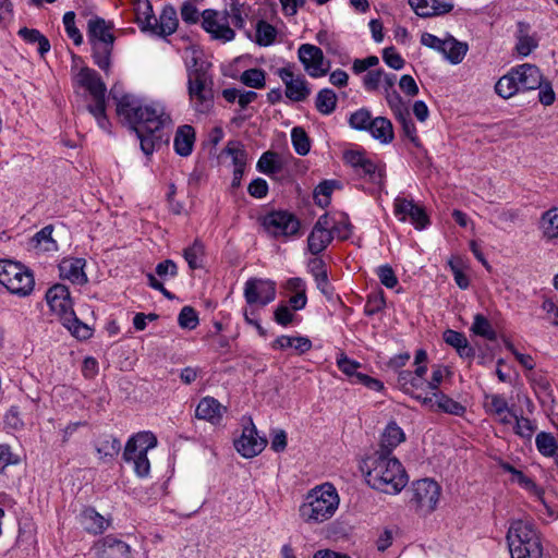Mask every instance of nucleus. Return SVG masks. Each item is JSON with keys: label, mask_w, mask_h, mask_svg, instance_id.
<instances>
[{"label": "nucleus", "mask_w": 558, "mask_h": 558, "mask_svg": "<svg viewBox=\"0 0 558 558\" xmlns=\"http://www.w3.org/2000/svg\"><path fill=\"white\" fill-rule=\"evenodd\" d=\"M111 94L117 101V114L136 133L143 153L151 155L156 146L163 142L162 129L172 124L165 106L159 102L145 104L130 94L118 98L114 88L111 89Z\"/></svg>", "instance_id": "obj_1"}, {"label": "nucleus", "mask_w": 558, "mask_h": 558, "mask_svg": "<svg viewBox=\"0 0 558 558\" xmlns=\"http://www.w3.org/2000/svg\"><path fill=\"white\" fill-rule=\"evenodd\" d=\"M366 483L385 494H398L408 483V476L401 463L385 452H375L363 462Z\"/></svg>", "instance_id": "obj_2"}, {"label": "nucleus", "mask_w": 558, "mask_h": 558, "mask_svg": "<svg viewBox=\"0 0 558 558\" xmlns=\"http://www.w3.org/2000/svg\"><path fill=\"white\" fill-rule=\"evenodd\" d=\"M339 507V496L330 483L311 489L299 508L301 519L310 524L329 520Z\"/></svg>", "instance_id": "obj_3"}, {"label": "nucleus", "mask_w": 558, "mask_h": 558, "mask_svg": "<svg viewBox=\"0 0 558 558\" xmlns=\"http://www.w3.org/2000/svg\"><path fill=\"white\" fill-rule=\"evenodd\" d=\"M46 300L51 311L60 317L62 325L75 338L86 340L92 337V328L80 320L73 311L68 287L64 284H54L47 291Z\"/></svg>", "instance_id": "obj_4"}, {"label": "nucleus", "mask_w": 558, "mask_h": 558, "mask_svg": "<svg viewBox=\"0 0 558 558\" xmlns=\"http://www.w3.org/2000/svg\"><path fill=\"white\" fill-rule=\"evenodd\" d=\"M511 558H542L543 545L538 531L527 521H513L507 533Z\"/></svg>", "instance_id": "obj_5"}, {"label": "nucleus", "mask_w": 558, "mask_h": 558, "mask_svg": "<svg viewBox=\"0 0 558 558\" xmlns=\"http://www.w3.org/2000/svg\"><path fill=\"white\" fill-rule=\"evenodd\" d=\"M112 28L111 22L98 15H92L87 20L86 33L92 45L93 59L95 64L104 71H108L111 64L110 58L116 39Z\"/></svg>", "instance_id": "obj_6"}, {"label": "nucleus", "mask_w": 558, "mask_h": 558, "mask_svg": "<svg viewBox=\"0 0 558 558\" xmlns=\"http://www.w3.org/2000/svg\"><path fill=\"white\" fill-rule=\"evenodd\" d=\"M213 86V77L203 66L187 70L189 100L196 114L207 116L214 108Z\"/></svg>", "instance_id": "obj_7"}, {"label": "nucleus", "mask_w": 558, "mask_h": 558, "mask_svg": "<svg viewBox=\"0 0 558 558\" xmlns=\"http://www.w3.org/2000/svg\"><path fill=\"white\" fill-rule=\"evenodd\" d=\"M157 442V437L151 432H140L128 440L123 451V459L125 462L133 463L134 472L137 476H148L150 462L147 458V452L155 448Z\"/></svg>", "instance_id": "obj_8"}, {"label": "nucleus", "mask_w": 558, "mask_h": 558, "mask_svg": "<svg viewBox=\"0 0 558 558\" xmlns=\"http://www.w3.org/2000/svg\"><path fill=\"white\" fill-rule=\"evenodd\" d=\"M0 283L11 293L28 295L34 289L33 274L22 264L12 260H0Z\"/></svg>", "instance_id": "obj_9"}, {"label": "nucleus", "mask_w": 558, "mask_h": 558, "mask_svg": "<svg viewBox=\"0 0 558 558\" xmlns=\"http://www.w3.org/2000/svg\"><path fill=\"white\" fill-rule=\"evenodd\" d=\"M263 227L272 238L290 239L300 234L301 222L299 218L287 210H274L263 219Z\"/></svg>", "instance_id": "obj_10"}, {"label": "nucleus", "mask_w": 558, "mask_h": 558, "mask_svg": "<svg viewBox=\"0 0 558 558\" xmlns=\"http://www.w3.org/2000/svg\"><path fill=\"white\" fill-rule=\"evenodd\" d=\"M229 17L230 13L227 10L206 9L201 14V24L211 39L229 43L235 38V32L230 27Z\"/></svg>", "instance_id": "obj_11"}, {"label": "nucleus", "mask_w": 558, "mask_h": 558, "mask_svg": "<svg viewBox=\"0 0 558 558\" xmlns=\"http://www.w3.org/2000/svg\"><path fill=\"white\" fill-rule=\"evenodd\" d=\"M440 487L430 478L418 480L413 484L410 501L423 514L432 513L438 504Z\"/></svg>", "instance_id": "obj_12"}, {"label": "nucleus", "mask_w": 558, "mask_h": 558, "mask_svg": "<svg viewBox=\"0 0 558 558\" xmlns=\"http://www.w3.org/2000/svg\"><path fill=\"white\" fill-rule=\"evenodd\" d=\"M500 469L505 473L510 474V481L512 483H517L524 490H526L531 496L535 497L541 501L544 509L548 512L549 515H553L551 509L544 500V489L538 486L531 477L523 474L521 471L517 470L509 462L502 461L498 457H490V469Z\"/></svg>", "instance_id": "obj_13"}, {"label": "nucleus", "mask_w": 558, "mask_h": 558, "mask_svg": "<svg viewBox=\"0 0 558 558\" xmlns=\"http://www.w3.org/2000/svg\"><path fill=\"white\" fill-rule=\"evenodd\" d=\"M343 158L345 163L352 167L357 175L366 178L372 183H381L384 177L383 169L369 159L365 153L349 150L344 153Z\"/></svg>", "instance_id": "obj_14"}, {"label": "nucleus", "mask_w": 558, "mask_h": 558, "mask_svg": "<svg viewBox=\"0 0 558 558\" xmlns=\"http://www.w3.org/2000/svg\"><path fill=\"white\" fill-rule=\"evenodd\" d=\"M298 57L307 74L312 77L325 76L329 70V62L325 61L323 50L311 44L299 47Z\"/></svg>", "instance_id": "obj_15"}, {"label": "nucleus", "mask_w": 558, "mask_h": 558, "mask_svg": "<svg viewBox=\"0 0 558 558\" xmlns=\"http://www.w3.org/2000/svg\"><path fill=\"white\" fill-rule=\"evenodd\" d=\"M278 76L286 86V96L291 101H304L311 94V88L302 74H294L291 65L278 70Z\"/></svg>", "instance_id": "obj_16"}, {"label": "nucleus", "mask_w": 558, "mask_h": 558, "mask_svg": "<svg viewBox=\"0 0 558 558\" xmlns=\"http://www.w3.org/2000/svg\"><path fill=\"white\" fill-rule=\"evenodd\" d=\"M244 298L251 305L265 306L276 298V283L271 280L251 278L245 282Z\"/></svg>", "instance_id": "obj_17"}, {"label": "nucleus", "mask_w": 558, "mask_h": 558, "mask_svg": "<svg viewBox=\"0 0 558 558\" xmlns=\"http://www.w3.org/2000/svg\"><path fill=\"white\" fill-rule=\"evenodd\" d=\"M395 215L400 221L410 220L417 230L425 229L429 225V219L423 207L415 204L412 199L398 196L395 199Z\"/></svg>", "instance_id": "obj_18"}, {"label": "nucleus", "mask_w": 558, "mask_h": 558, "mask_svg": "<svg viewBox=\"0 0 558 558\" xmlns=\"http://www.w3.org/2000/svg\"><path fill=\"white\" fill-rule=\"evenodd\" d=\"M267 439L257 435V429L250 418V424L243 428L242 435L234 441L235 449L244 458L258 456L266 447Z\"/></svg>", "instance_id": "obj_19"}, {"label": "nucleus", "mask_w": 558, "mask_h": 558, "mask_svg": "<svg viewBox=\"0 0 558 558\" xmlns=\"http://www.w3.org/2000/svg\"><path fill=\"white\" fill-rule=\"evenodd\" d=\"M329 228L330 217L328 214H324L317 219L307 236V250L311 254H320L332 242V231Z\"/></svg>", "instance_id": "obj_20"}, {"label": "nucleus", "mask_w": 558, "mask_h": 558, "mask_svg": "<svg viewBox=\"0 0 558 558\" xmlns=\"http://www.w3.org/2000/svg\"><path fill=\"white\" fill-rule=\"evenodd\" d=\"M77 82L90 94L94 104L106 102V85L99 74L89 68H83L77 74Z\"/></svg>", "instance_id": "obj_21"}, {"label": "nucleus", "mask_w": 558, "mask_h": 558, "mask_svg": "<svg viewBox=\"0 0 558 558\" xmlns=\"http://www.w3.org/2000/svg\"><path fill=\"white\" fill-rule=\"evenodd\" d=\"M77 82L90 94L94 104L106 102V85L99 74L89 68H83L77 74Z\"/></svg>", "instance_id": "obj_22"}, {"label": "nucleus", "mask_w": 558, "mask_h": 558, "mask_svg": "<svg viewBox=\"0 0 558 558\" xmlns=\"http://www.w3.org/2000/svg\"><path fill=\"white\" fill-rule=\"evenodd\" d=\"M146 21L147 27L162 37L173 34L178 27L177 11L171 5L163 8L158 20L155 16H148Z\"/></svg>", "instance_id": "obj_23"}, {"label": "nucleus", "mask_w": 558, "mask_h": 558, "mask_svg": "<svg viewBox=\"0 0 558 558\" xmlns=\"http://www.w3.org/2000/svg\"><path fill=\"white\" fill-rule=\"evenodd\" d=\"M409 4L421 17H432L452 11V0H409Z\"/></svg>", "instance_id": "obj_24"}, {"label": "nucleus", "mask_w": 558, "mask_h": 558, "mask_svg": "<svg viewBox=\"0 0 558 558\" xmlns=\"http://www.w3.org/2000/svg\"><path fill=\"white\" fill-rule=\"evenodd\" d=\"M512 70L522 93L541 87L543 75L536 65L523 63L512 68Z\"/></svg>", "instance_id": "obj_25"}, {"label": "nucleus", "mask_w": 558, "mask_h": 558, "mask_svg": "<svg viewBox=\"0 0 558 558\" xmlns=\"http://www.w3.org/2000/svg\"><path fill=\"white\" fill-rule=\"evenodd\" d=\"M442 339L448 345L456 349L461 359L475 357L476 347L474 345V342L477 340L471 338V341H469L462 332L453 329H447L442 335Z\"/></svg>", "instance_id": "obj_26"}, {"label": "nucleus", "mask_w": 558, "mask_h": 558, "mask_svg": "<svg viewBox=\"0 0 558 558\" xmlns=\"http://www.w3.org/2000/svg\"><path fill=\"white\" fill-rule=\"evenodd\" d=\"M85 264V259L83 258H64L59 264L60 277L70 280L72 283H86L87 276L84 272Z\"/></svg>", "instance_id": "obj_27"}, {"label": "nucleus", "mask_w": 558, "mask_h": 558, "mask_svg": "<svg viewBox=\"0 0 558 558\" xmlns=\"http://www.w3.org/2000/svg\"><path fill=\"white\" fill-rule=\"evenodd\" d=\"M404 439L405 436L402 428L395 421H391L387 424L381 435L380 449L377 452H385V454L391 456L392 450Z\"/></svg>", "instance_id": "obj_28"}, {"label": "nucleus", "mask_w": 558, "mask_h": 558, "mask_svg": "<svg viewBox=\"0 0 558 558\" xmlns=\"http://www.w3.org/2000/svg\"><path fill=\"white\" fill-rule=\"evenodd\" d=\"M194 142L195 131L193 126L184 124L178 128L173 141L174 150L178 155L182 157L190 156L193 150Z\"/></svg>", "instance_id": "obj_29"}, {"label": "nucleus", "mask_w": 558, "mask_h": 558, "mask_svg": "<svg viewBox=\"0 0 558 558\" xmlns=\"http://www.w3.org/2000/svg\"><path fill=\"white\" fill-rule=\"evenodd\" d=\"M538 228L542 238L547 242L558 240V207H553L542 214Z\"/></svg>", "instance_id": "obj_30"}, {"label": "nucleus", "mask_w": 558, "mask_h": 558, "mask_svg": "<svg viewBox=\"0 0 558 558\" xmlns=\"http://www.w3.org/2000/svg\"><path fill=\"white\" fill-rule=\"evenodd\" d=\"M225 408L214 398H203L196 407L195 415L197 418L218 423L222 416Z\"/></svg>", "instance_id": "obj_31"}, {"label": "nucleus", "mask_w": 558, "mask_h": 558, "mask_svg": "<svg viewBox=\"0 0 558 558\" xmlns=\"http://www.w3.org/2000/svg\"><path fill=\"white\" fill-rule=\"evenodd\" d=\"M468 52V45L465 43L457 40L454 37L448 35L445 37V41L440 53L452 64L460 63Z\"/></svg>", "instance_id": "obj_32"}, {"label": "nucleus", "mask_w": 558, "mask_h": 558, "mask_svg": "<svg viewBox=\"0 0 558 558\" xmlns=\"http://www.w3.org/2000/svg\"><path fill=\"white\" fill-rule=\"evenodd\" d=\"M515 51L521 57H527L538 46L535 37L529 34V25L524 22L518 23Z\"/></svg>", "instance_id": "obj_33"}, {"label": "nucleus", "mask_w": 558, "mask_h": 558, "mask_svg": "<svg viewBox=\"0 0 558 558\" xmlns=\"http://www.w3.org/2000/svg\"><path fill=\"white\" fill-rule=\"evenodd\" d=\"M53 226L48 225L41 230L36 232L29 241V245L38 253L54 252L58 250V244L52 238Z\"/></svg>", "instance_id": "obj_34"}, {"label": "nucleus", "mask_w": 558, "mask_h": 558, "mask_svg": "<svg viewBox=\"0 0 558 558\" xmlns=\"http://www.w3.org/2000/svg\"><path fill=\"white\" fill-rule=\"evenodd\" d=\"M367 132L381 144H389L395 138L392 123L385 117H376Z\"/></svg>", "instance_id": "obj_35"}, {"label": "nucleus", "mask_w": 558, "mask_h": 558, "mask_svg": "<svg viewBox=\"0 0 558 558\" xmlns=\"http://www.w3.org/2000/svg\"><path fill=\"white\" fill-rule=\"evenodd\" d=\"M271 348L275 350L293 348L299 354H304L312 349V341L303 336H280L271 343Z\"/></svg>", "instance_id": "obj_36"}, {"label": "nucleus", "mask_w": 558, "mask_h": 558, "mask_svg": "<svg viewBox=\"0 0 558 558\" xmlns=\"http://www.w3.org/2000/svg\"><path fill=\"white\" fill-rule=\"evenodd\" d=\"M429 397L433 398V402L427 404L430 408L437 405L440 411L457 416H461L465 412L464 405L441 392H433V396Z\"/></svg>", "instance_id": "obj_37"}, {"label": "nucleus", "mask_w": 558, "mask_h": 558, "mask_svg": "<svg viewBox=\"0 0 558 558\" xmlns=\"http://www.w3.org/2000/svg\"><path fill=\"white\" fill-rule=\"evenodd\" d=\"M495 92L505 99H508L518 93H522L512 69L499 78L495 85Z\"/></svg>", "instance_id": "obj_38"}, {"label": "nucleus", "mask_w": 558, "mask_h": 558, "mask_svg": "<svg viewBox=\"0 0 558 558\" xmlns=\"http://www.w3.org/2000/svg\"><path fill=\"white\" fill-rule=\"evenodd\" d=\"M315 107L322 114H331L337 107V95L330 88H323L317 93Z\"/></svg>", "instance_id": "obj_39"}, {"label": "nucleus", "mask_w": 558, "mask_h": 558, "mask_svg": "<svg viewBox=\"0 0 558 558\" xmlns=\"http://www.w3.org/2000/svg\"><path fill=\"white\" fill-rule=\"evenodd\" d=\"M19 35L28 44H37L38 52L44 57L50 50V43L38 29L23 27L19 31Z\"/></svg>", "instance_id": "obj_40"}, {"label": "nucleus", "mask_w": 558, "mask_h": 558, "mask_svg": "<svg viewBox=\"0 0 558 558\" xmlns=\"http://www.w3.org/2000/svg\"><path fill=\"white\" fill-rule=\"evenodd\" d=\"M282 169V162L277 153L268 150L265 151L257 161V170L271 175L279 172Z\"/></svg>", "instance_id": "obj_41"}, {"label": "nucleus", "mask_w": 558, "mask_h": 558, "mask_svg": "<svg viewBox=\"0 0 558 558\" xmlns=\"http://www.w3.org/2000/svg\"><path fill=\"white\" fill-rule=\"evenodd\" d=\"M407 393L421 401L424 405L433 402V398L428 395L427 380L423 377H417L414 374Z\"/></svg>", "instance_id": "obj_42"}, {"label": "nucleus", "mask_w": 558, "mask_h": 558, "mask_svg": "<svg viewBox=\"0 0 558 558\" xmlns=\"http://www.w3.org/2000/svg\"><path fill=\"white\" fill-rule=\"evenodd\" d=\"M121 450V442L118 438L108 436L105 437L97 446L96 451L100 460H112L119 454Z\"/></svg>", "instance_id": "obj_43"}, {"label": "nucleus", "mask_w": 558, "mask_h": 558, "mask_svg": "<svg viewBox=\"0 0 558 558\" xmlns=\"http://www.w3.org/2000/svg\"><path fill=\"white\" fill-rule=\"evenodd\" d=\"M291 142L295 153L300 156H305L311 150V140L301 126H294L291 130Z\"/></svg>", "instance_id": "obj_44"}, {"label": "nucleus", "mask_w": 558, "mask_h": 558, "mask_svg": "<svg viewBox=\"0 0 558 558\" xmlns=\"http://www.w3.org/2000/svg\"><path fill=\"white\" fill-rule=\"evenodd\" d=\"M277 29L266 21H258L256 24V44L263 47L270 46L276 40Z\"/></svg>", "instance_id": "obj_45"}, {"label": "nucleus", "mask_w": 558, "mask_h": 558, "mask_svg": "<svg viewBox=\"0 0 558 558\" xmlns=\"http://www.w3.org/2000/svg\"><path fill=\"white\" fill-rule=\"evenodd\" d=\"M398 123L402 128L403 135L410 140L414 146H420V138L417 136L415 124L411 118L410 111L407 110L395 117Z\"/></svg>", "instance_id": "obj_46"}, {"label": "nucleus", "mask_w": 558, "mask_h": 558, "mask_svg": "<svg viewBox=\"0 0 558 558\" xmlns=\"http://www.w3.org/2000/svg\"><path fill=\"white\" fill-rule=\"evenodd\" d=\"M374 119L368 109L361 108L350 114L349 125L356 131L367 132Z\"/></svg>", "instance_id": "obj_47"}, {"label": "nucleus", "mask_w": 558, "mask_h": 558, "mask_svg": "<svg viewBox=\"0 0 558 558\" xmlns=\"http://www.w3.org/2000/svg\"><path fill=\"white\" fill-rule=\"evenodd\" d=\"M240 81L245 86L259 89L265 86L266 73L264 70L258 68L248 69L242 72Z\"/></svg>", "instance_id": "obj_48"}, {"label": "nucleus", "mask_w": 558, "mask_h": 558, "mask_svg": "<svg viewBox=\"0 0 558 558\" xmlns=\"http://www.w3.org/2000/svg\"><path fill=\"white\" fill-rule=\"evenodd\" d=\"M337 366L343 374L351 378L352 384L353 380H357V375L363 374L357 371L361 364L355 360H351L344 353H340L337 356Z\"/></svg>", "instance_id": "obj_49"}, {"label": "nucleus", "mask_w": 558, "mask_h": 558, "mask_svg": "<svg viewBox=\"0 0 558 558\" xmlns=\"http://www.w3.org/2000/svg\"><path fill=\"white\" fill-rule=\"evenodd\" d=\"M232 158L234 168L244 169L247 161L246 151L239 142H229L223 150Z\"/></svg>", "instance_id": "obj_50"}, {"label": "nucleus", "mask_w": 558, "mask_h": 558, "mask_svg": "<svg viewBox=\"0 0 558 558\" xmlns=\"http://www.w3.org/2000/svg\"><path fill=\"white\" fill-rule=\"evenodd\" d=\"M535 445L537 450L545 457L554 456L558 448L555 437L545 432L536 435Z\"/></svg>", "instance_id": "obj_51"}, {"label": "nucleus", "mask_w": 558, "mask_h": 558, "mask_svg": "<svg viewBox=\"0 0 558 558\" xmlns=\"http://www.w3.org/2000/svg\"><path fill=\"white\" fill-rule=\"evenodd\" d=\"M63 25L66 35L73 40L76 46L82 45L83 36L75 25V13L73 11L65 12L63 15Z\"/></svg>", "instance_id": "obj_52"}, {"label": "nucleus", "mask_w": 558, "mask_h": 558, "mask_svg": "<svg viewBox=\"0 0 558 558\" xmlns=\"http://www.w3.org/2000/svg\"><path fill=\"white\" fill-rule=\"evenodd\" d=\"M204 255V246L202 243L195 241L192 246L184 250V258L191 269L202 267V257Z\"/></svg>", "instance_id": "obj_53"}, {"label": "nucleus", "mask_w": 558, "mask_h": 558, "mask_svg": "<svg viewBox=\"0 0 558 558\" xmlns=\"http://www.w3.org/2000/svg\"><path fill=\"white\" fill-rule=\"evenodd\" d=\"M471 338L481 337V343L488 341V319L483 314L474 315V322L470 328Z\"/></svg>", "instance_id": "obj_54"}, {"label": "nucleus", "mask_w": 558, "mask_h": 558, "mask_svg": "<svg viewBox=\"0 0 558 558\" xmlns=\"http://www.w3.org/2000/svg\"><path fill=\"white\" fill-rule=\"evenodd\" d=\"M198 316L196 311L191 306H184L178 316V324L183 329H195L198 325Z\"/></svg>", "instance_id": "obj_55"}, {"label": "nucleus", "mask_w": 558, "mask_h": 558, "mask_svg": "<svg viewBox=\"0 0 558 558\" xmlns=\"http://www.w3.org/2000/svg\"><path fill=\"white\" fill-rule=\"evenodd\" d=\"M512 425L514 433L525 439H531L536 430V425L531 420L523 416H517Z\"/></svg>", "instance_id": "obj_56"}, {"label": "nucleus", "mask_w": 558, "mask_h": 558, "mask_svg": "<svg viewBox=\"0 0 558 558\" xmlns=\"http://www.w3.org/2000/svg\"><path fill=\"white\" fill-rule=\"evenodd\" d=\"M329 230L332 231V238L337 236L339 240H347L352 233V226L349 218L343 215L339 221L330 222Z\"/></svg>", "instance_id": "obj_57"}, {"label": "nucleus", "mask_w": 558, "mask_h": 558, "mask_svg": "<svg viewBox=\"0 0 558 558\" xmlns=\"http://www.w3.org/2000/svg\"><path fill=\"white\" fill-rule=\"evenodd\" d=\"M84 517L90 521L86 529L95 534L101 533L107 526L105 518L93 509L86 510Z\"/></svg>", "instance_id": "obj_58"}, {"label": "nucleus", "mask_w": 558, "mask_h": 558, "mask_svg": "<svg viewBox=\"0 0 558 558\" xmlns=\"http://www.w3.org/2000/svg\"><path fill=\"white\" fill-rule=\"evenodd\" d=\"M385 98L395 117L409 110L408 106L397 90H388V93H385Z\"/></svg>", "instance_id": "obj_59"}, {"label": "nucleus", "mask_w": 558, "mask_h": 558, "mask_svg": "<svg viewBox=\"0 0 558 558\" xmlns=\"http://www.w3.org/2000/svg\"><path fill=\"white\" fill-rule=\"evenodd\" d=\"M449 374L447 367L436 365L433 367L432 378L427 381L428 395L433 396V392H439L438 387L444 380L445 376Z\"/></svg>", "instance_id": "obj_60"}, {"label": "nucleus", "mask_w": 558, "mask_h": 558, "mask_svg": "<svg viewBox=\"0 0 558 558\" xmlns=\"http://www.w3.org/2000/svg\"><path fill=\"white\" fill-rule=\"evenodd\" d=\"M332 190V181H324L318 184V186L315 189V198L317 199V204L319 206L325 207L329 204Z\"/></svg>", "instance_id": "obj_61"}, {"label": "nucleus", "mask_w": 558, "mask_h": 558, "mask_svg": "<svg viewBox=\"0 0 558 558\" xmlns=\"http://www.w3.org/2000/svg\"><path fill=\"white\" fill-rule=\"evenodd\" d=\"M89 113L96 119L99 128L108 130L109 120L106 114V102L102 104H90L87 106Z\"/></svg>", "instance_id": "obj_62"}, {"label": "nucleus", "mask_w": 558, "mask_h": 558, "mask_svg": "<svg viewBox=\"0 0 558 558\" xmlns=\"http://www.w3.org/2000/svg\"><path fill=\"white\" fill-rule=\"evenodd\" d=\"M383 60L393 70H401L404 66V60L395 47H387L383 50Z\"/></svg>", "instance_id": "obj_63"}, {"label": "nucleus", "mask_w": 558, "mask_h": 558, "mask_svg": "<svg viewBox=\"0 0 558 558\" xmlns=\"http://www.w3.org/2000/svg\"><path fill=\"white\" fill-rule=\"evenodd\" d=\"M104 545L121 558H130L131 547L126 543L113 537H107Z\"/></svg>", "instance_id": "obj_64"}]
</instances>
